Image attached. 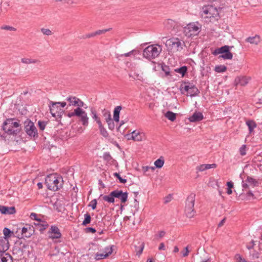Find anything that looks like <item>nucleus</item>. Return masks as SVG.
<instances>
[{"mask_svg": "<svg viewBox=\"0 0 262 262\" xmlns=\"http://www.w3.org/2000/svg\"><path fill=\"white\" fill-rule=\"evenodd\" d=\"M189 251L188 250V247H185L184 251H182V253L183 257H186L188 255Z\"/></svg>", "mask_w": 262, "mask_h": 262, "instance_id": "nucleus-54", "label": "nucleus"}, {"mask_svg": "<svg viewBox=\"0 0 262 262\" xmlns=\"http://www.w3.org/2000/svg\"><path fill=\"white\" fill-rule=\"evenodd\" d=\"M0 262H13V258L12 256L8 253H1Z\"/></svg>", "mask_w": 262, "mask_h": 262, "instance_id": "nucleus-26", "label": "nucleus"}, {"mask_svg": "<svg viewBox=\"0 0 262 262\" xmlns=\"http://www.w3.org/2000/svg\"><path fill=\"white\" fill-rule=\"evenodd\" d=\"M111 29V28H109L107 29L99 30L95 32V34L96 35H100L102 34H104V33H106V32L110 31Z\"/></svg>", "mask_w": 262, "mask_h": 262, "instance_id": "nucleus-49", "label": "nucleus"}, {"mask_svg": "<svg viewBox=\"0 0 262 262\" xmlns=\"http://www.w3.org/2000/svg\"><path fill=\"white\" fill-rule=\"evenodd\" d=\"M20 124L14 119H7L3 124L4 131L9 135H16L20 131Z\"/></svg>", "mask_w": 262, "mask_h": 262, "instance_id": "nucleus-3", "label": "nucleus"}, {"mask_svg": "<svg viewBox=\"0 0 262 262\" xmlns=\"http://www.w3.org/2000/svg\"><path fill=\"white\" fill-rule=\"evenodd\" d=\"M75 114L83 126H87L88 125L89 118L85 111L82 108H76L75 109Z\"/></svg>", "mask_w": 262, "mask_h": 262, "instance_id": "nucleus-10", "label": "nucleus"}, {"mask_svg": "<svg viewBox=\"0 0 262 262\" xmlns=\"http://www.w3.org/2000/svg\"><path fill=\"white\" fill-rule=\"evenodd\" d=\"M86 230L88 231L91 232L93 233L96 232V230L94 228H92V227H89V228H86Z\"/></svg>", "mask_w": 262, "mask_h": 262, "instance_id": "nucleus-59", "label": "nucleus"}, {"mask_svg": "<svg viewBox=\"0 0 262 262\" xmlns=\"http://www.w3.org/2000/svg\"><path fill=\"white\" fill-rule=\"evenodd\" d=\"M25 130L29 136L33 138L38 137L37 130L34 124L32 121H29L27 122L25 126Z\"/></svg>", "mask_w": 262, "mask_h": 262, "instance_id": "nucleus-11", "label": "nucleus"}, {"mask_svg": "<svg viewBox=\"0 0 262 262\" xmlns=\"http://www.w3.org/2000/svg\"><path fill=\"white\" fill-rule=\"evenodd\" d=\"M165 232L164 231H161L159 232L158 236L159 238H162L165 235Z\"/></svg>", "mask_w": 262, "mask_h": 262, "instance_id": "nucleus-55", "label": "nucleus"}, {"mask_svg": "<svg viewBox=\"0 0 262 262\" xmlns=\"http://www.w3.org/2000/svg\"><path fill=\"white\" fill-rule=\"evenodd\" d=\"M165 45L169 50L178 51L182 49V43L178 38H171L168 39Z\"/></svg>", "mask_w": 262, "mask_h": 262, "instance_id": "nucleus-8", "label": "nucleus"}, {"mask_svg": "<svg viewBox=\"0 0 262 262\" xmlns=\"http://www.w3.org/2000/svg\"><path fill=\"white\" fill-rule=\"evenodd\" d=\"M103 199L104 201L107 202L108 203H113L115 202V198L114 196L113 191H112L109 195H104L103 196Z\"/></svg>", "mask_w": 262, "mask_h": 262, "instance_id": "nucleus-35", "label": "nucleus"}, {"mask_svg": "<svg viewBox=\"0 0 262 262\" xmlns=\"http://www.w3.org/2000/svg\"><path fill=\"white\" fill-rule=\"evenodd\" d=\"M3 233L4 236L3 237H6L7 239L11 236V234L13 233L10 231V230L7 228H5L3 230Z\"/></svg>", "mask_w": 262, "mask_h": 262, "instance_id": "nucleus-44", "label": "nucleus"}, {"mask_svg": "<svg viewBox=\"0 0 262 262\" xmlns=\"http://www.w3.org/2000/svg\"><path fill=\"white\" fill-rule=\"evenodd\" d=\"M34 232V229L32 226L26 224L21 230L22 235L26 237H30Z\"/></svg>", "mask_w": 262, "mask_h": 262, "instance_id": "nucleus-20", "label": "nucleus"}, {"mask_svg": "<svg viewBox=\"0 0 262 262\" xmlns=\"http://www.w3.org/2000/svg\"><path fill=\"white\" fill-rule=\"evenodd\" d=\"M98 128L100 130V134L104 138H107L109 136V134L106 130V128L104 127L102 123L98 125Z\"/></svg>", "mask_w": 262, "mask_h": 262, "instance_id": "nucleus-34", "label": "nucleus"}, {"mask_svg": "<svg viewBox=\"0 0 262 262\" xmlns=\"http://www.w3.org/2000/svg\"><path fill=\"white\" fill-rule=\"evenodd\" d=\"M52 105L50 106V112L52 115L55 117L59 116L62 112V108L59 106L57 102H51Z\"/></svg>", "mask_w": 262, "mask_h": 262, "instance_id": "nucleus-18", "label": "nucleus"}, {"mask_svg": "<svg viewBox=\"0 0 262 262\" xmlns=\"http://www.w3.org/2000/svg\"><path fill=\"white\" fill-rule=\"evenodd\" d=\"M9 249V242L6 237H0V252H5Z\"/></svg>", "mask_w": 262, "mask_h": 262, "instance_id": "nucleus-21", "label": "nucleus"}, {"mask_svg": "<svg viewBox=\"0 0 262 262\" xmlns=\"http://www.w3.org/2000/svg\"><path fill=\"white\" fill-rule=\"evenodd\" d=\"M159 250H165V245L163 243H160V244L159 246Z\"/></svg>", "mask_w": 262, "mask_h": 262, "instance_id": "nucleus-57", "label": "nucleus"}, {"mask_svg": "<svg viewBox=\"0 0 262 262\" xmlns=\"http://www.w3.org/2000/svg\"><path fill=\"white\" fill-rule=\"evenodd\" d=\"M179 251V248L178 247V246H174V248H173V252L174 253H177Z\"/></svg>", "mask_w": 262, "mask_h": 262, "instance_id": "nucleus-64", "label": "nucleus"}, {"mask_svg": "<svg viewBox=\"0 0 262 262\" xmlns=\"http://www.w3.org/2000/svg\"><path fill=\"white\" fill-rule=\"evenodd\" d=\"M48 233L49 234V238L52 239H59L61 237V233L59 229L55 225L51 226Z\"/></svg>", "mask_w": 262, "mask_h": 262, "instance_id": "nucleus-15", "label": "nucleus"}, {"mask_svg": "<svg viewBox=\"0 0 262 262\" xmlns=\"http://www.w3.org/2000/svg\"><path fill=\"white\" fill-rule=\"evenodd\" d=\"M246 195L248 197H253L254 196V194H253V193L251 191H248L246 193Z\"/></svg>", "mask_w": 262, "mask_h": 262, "instance_id": "nucleus-62", "label": "nucleus"}, {"mask_svg": "<svg viewBox=\"0 0 262 262\" xmlns=\"http://www.w3.org/2000/svg\"><path fill=\"white\" fill-rule=\"evenodd\" d=\"M97 204V200L96 199H94L90 202L89 206L91 207L92 208V209L94 210L96 208Z\"/></svg>", "mask_w": 262, "mask_h": 262, "instance_id": "nucleus-47", "label": "nucleus"}, {"mask_svg": "<svg viewBox=\"0 0 262 262\" xmlns=\"http://www.w3.org/2000/svg\"><path fill=\"white\" fill-rule=\"evenodd\" d=\"M129 76L135 80H139L140 81H143L144 80L142 75L136 72L130 74Z\"/></svg>", "mask_w": 262, "mask_h": 262, "instance_id": "nucleus-33", "label": "nucleus"}, {"mask_svg": "<svg viewBox=\"0 0 262 262\" xmlns=\"http://www.w3.org/2000/svg\"><path fill=\"white\" fill-rule=\"evenodd\" d=\"M103 158L106 163L110 165H114L116 161L112 157L108 152H105L103 155Z\"/></svg>", "mask_w": 262, "mask_h": 262, "instance_id": "nucleus-28", "label": "nucleus"}, {"mask_svg": "<svg viewBox=\"0 0 262 262\" xmlns=\"http://www.w3.org/2000/svg\"><path fill=\"white\" fill-rule=\"evenodd\" d=\"M217 167V165L215 163L213 164H201L196 167V170L199 171H203L205 170L211 169V168H215Z\"/></svg>", "mask_w": 262, "mask_h": 262, "instance_id": "nucleus-24", "label": "nucleus"}, {"mask_svg": "<svg viewBox=\"0 0 262 262\" xmlns=\"http://www.w3.org/2000/svg\"><path fill=\"white\" fill-rule=\"evenodd\" d=\"M203 119V115L200 112H195L189 118V120L191 122L201 121Z\"/></svg>", "mask_w": 262, "mask_h": 262, "instance_id": "nucleus-25", "label": "nucleus"}, {"mask_svg": "<svg viewBox=\"0 0 262 262\" xmlns=\"http://www.w3.org/2000/svg\"><path fill=\"white\" fill-rule=\"evenodd\" d=\"M200 15L206 21L217 20L219 17V9L212 5H206L202 7Z\"/></svg>", "mask_w": 262, "mask_h": 262, "instance_id": "nucleus-2", "label": "nucleus"}, {"mask_svg": "<svg viewBox=\"0 0 262 262\" xmlns=\"http://www.w3.org/2000/svg\"><path fill=\"white\" fill-rule=\"evenodd\" d=\"M68 116L69 117H72L76 116V114H75V109L74 110L73 112H72L71 113H69L68 114Z\"/></svg>", "mask_w": 262, "mask_h": 262, "instance_id": "nucleus-63", "label": "nucleus"}, {"mask_svg": "<svg viewBox=\"0 0 262 262\" xmlns=\"http://www.w3.org/2000/svg\"><path fill=\"white\" fill-rule=\"evenodd\" d=\"M164 164V160L163 157H160L159 159L156 160L154 162V165L156 168H162Z\"/></svg>", "mask_w": 262, "mask_h": 262, "instance_id": "nucleus-38", "label": "nucleus"}, {"mask_svg": "<svg viewBox=\"0 0 262 262\" xmlns=\"http://www.w3.org/2000/svg\"><path fill=\"white\" fill-rule=\"evenodd\" d=\"M227 186L228 187L227 193L230 195L232 193V189L233 188V183L232 181H229L227 183Z\"/></svg>", "mask_w": 262, "mask_h": 262, "instance_id": "nucleus-43", "label": "nucleus"}, {"mask_svg": "<svg viewBox=\"0 0 262 262\" xmlns=\"http://www.w3.org/2000/svg\"><path fill=\"white\" fill-rule=\"evenodd\" d=\"M21 61L23 63L25 64H35L38 62V60L36 59L29 58H23L21 59Z\"/></svg>", "mask_w": 262, "mask_h": 262, "instance_id": "nucleus-36", "label": "nucleus"}, {"mask_svg": "<svg viewBox=\"0 0 262 262\" xmlns=\"http://www.w3.org/2000/svg\"><path fill=\"white\" fill-rule=\"evenodd\" d=\"M246 41L251 44L257 45L260 41V38L259 35H255L254 36L249 37L246 39Z\"/></svg>", "mask_w": 262, "mask_h": 262, "instance_id": "nucleus-27", "label": "nucleus"}, {"mask_svg": "<svg viewBox=\"0 0 262 262\" xmlns=\"http://www.w3.org/2000/svg\"><path fill=\"white\" fill-rule=\"evenodd\" d=\"M121 109L122 107L121 106H117L114 110L113 119L117 122L119 121V114Z\"/></svg>", "mask_w": 262, "mask_h": 262, "instance_id": "nucleus-32", "label": "nucleus"}, {"mask_svg": "<svg viewBox=\"0 0 262 262\" xmlns=\"http://www.w3.org/2000/svg\"><path fill=\"white\" fill-rule=\"evenodd\" d=\"M0 29L2 30H6L10 32L16 31V28L7 25H3L0 27Z\"/></svg>", "mask_w": 262, "mask_h": 262, "instance_id": "nucleus-39", "label": "nucleus"}, {"mask_svg": "<svg viewBox=\"0 0 262 262\" xmlns=\"http://www.w3.org/2000/svg\"><path fill=\"white\" fill-rule=\"evenodd\" d=\"M165 117L171 121H174L176 119V114L171 111L167 112Z\"/></svg>", "mask_w": 262, "mask_h": 262, "instance_id": "nucleus-37", "label": "nucleus"}, {"mask_svg": "<svg viewBox=\"0 0 262 262\" xmlns=\"http://www.w3.org/2000/svg\"><path fill=\"white\" fill-rule=\"evenodd\" d=\"M246 124L248 127L249 134H252L254 131V128L256 127V123L254 120H248L246 121Z\"/></svg>", "mask_w": 262, "mask_h": 262, "instance_id": "nucleus-29", "label": "nucleus"}, {"mask_svg": "<svg viewBox=\"0 0 262 262\" xmlns=\"http://www.w3.org/2000/svg\"><path fill=\"white\" fill-rule=\"evenodd\" d=\"M133 51H132L130 52H128V53L122 54L121 56L128 57V56H130L133 53Z\"/></svg>", "mask_w": 262, "mask_h": 262, "instance_id": "nucleus-61", "label": "nucleus"}, {"mask_svg": "<svg viewBox=\"0 0 262 262\" xmlns=\"http://www.w3.org/2000/svg\"><path fill=\"white\" fill-rule=\"evenodd\" d=\"M91 114L92 118L96 122V123L98 124V125L102 123L100 118L98 116L97 112L95 109L93 108L91 109Z\"/></svg>", "mask_w": 262, "mask_h": 262, "instance_id": "nucleus-30", "label": "nucleus"}, {"mask_svg": "<svg viewBox=\"0 0 262 262\" xmlns=\"http://www.w3.org/2000/svg\"><path fill=\"white\" fill-rule=\"evenodd\" d=\"M95 36H96V35L95 34V32H93V33H92L86 35V38H91V37H93Z\"/></svg>", "mask_w": 262, "mask_h": 262, "instance_id": "nucleus-60", "label": "nucleus"}, {"mask_svg": "<svg viewBox=\"0 0 262 262\" xmlns=\"http://www.w3.org/2000/svg\"><path fill=\"white\" fill-rule=\"evenodd\" d=\"M221 57L224 59H231L233 57V55L231 52H230L229 50L227 52H225L222 54Z\"/></svg>", "mask_w": 262, "mask_h": 262, "instance_id": "nucleus-42", "label": "nucleus"}, {"mask_svg": "<svg viewBox=\"0 0 262 262\" xmlns=\"http://www.w3.org/2000/svg\"><path fill=\"white\" fill-rule=\"evenodd\" d=\"M120 183L125 184L126 182V180L125 179L122 178L120 176L118 178Z\"/></svg>", "mask_w": 262, "mask_h": 262, "instance_id": "nucleus-58", "label": "nucleus"}, {"mask_svg": "<svg viewBox=\"0 0 262 262\" xmlns=\"http://www.w3.org/2000/svg\"><path fill=\"white\" fill-rule=\"evenodd\" d=\"M30 218L32 220H34L35 222H37L38 220H39L40 219V218H38L37 217V214H36L35 213H31V214H30Z\"/></svg>", "mask_w": 262, "mask_h": 262, "instance_id": "nucleus-52", "label": "nucleus"}, {"mask_svg": "<svg viewBox=\"0 0 262 262\" xmlns=\"http://www.w3.org/2000/svg\"><path fill=\"white\" fill-rule=\"evenodd\" d=\"M250 77L240 76L235 78L234 83L237 85L245 86L247 85L250 80Z\"/></svg>", "mask_w": 262, "mask_h": 262, "instance_id": "nucleus-17", "label": "nucleus"}, {"mask_svg": "<svg viewBox=\"0 0 262 262\" xmlns=\"http://www.w3.org/2000/svg\"><path fill=\"white\" fill-rule=\"evenodd\" d=\"M34 225L40 231L45 230L48 227V224L47 222L43 221L41 219L34 222Z\"/></svg>", "mask_w": 262, "mask_h": 262, "instance_id": "nucleus-22", "label": "nucleus"}, {"mask_svg": "<svg viewBox=\"0 0 262 262\" xmlns=\"http://www.w3.org/2000/svg\"><path fill=\"white\" fill-rule=\"evenodd\" d=\"M40 31L43 35H47V36H50L53 34L52 31L51 30H50L49 29L43 28L41 29Z\"/></svg>", "mask_w": 262, "mask_h": 262, "instance_id": "nucleus-46", "label": "nucleus"}, {"mask_svg": "<svg viewBox=\"0 0 262 262\" xmlns=\"http://www.w3.org/2000/svg\"><path fill=\"white\" fill-rule=\"evenodd\" d=\"M0 212L4 214H12L15 212L14 207H6L0 205Z\"/></svg>", "mask_w": 262, "mask_h": 262, "instance_id": "nucleus-23", "label": "nucleus"}, {"mask_svg": "<svg viewBox=\"0 0 262 262\" xmlns=\"http://www.w3.org/2000/svg\"><path fill=\"white\" fill-rule=\"evenodd\" d=\"M227 70V67L224 65L217 66L214 68V71L217 73H223Z\"/></svg>", "mask_w": 262, "mask_h": 262, "instance_id": "nucleus-41", "label": "nucleus"}, {"mask_svg": "<svg viewBox=\"0 0 262 262\" xmlns=\"http://www.w3.org/2000/svg\"><path fill=\"white\" fill-rule=\"evenodd\" d=\"M149 169H151L152 170H155V167H154L148 166H143L142 167V170H143L144 174H145V173L147 171H148Z\"/></svg>", "mask_w": 262, "mask_h": 262, "instance_id": "nucleus-50", "label": "nucleus"}, {"mask_svg": "<svg viewBox=\"0 0 262 262\" xmlns=\"http://www.w3.org/2000/svg\"><path fill=\"white\" fill-rule=\"evenodd\" d=\"M229 50V47L228 46H224L223 47H222L221 48H217L214 50V51L213 52V54L215 55H218V54H223L225 52H227L228 50Z\"/></svg>", "mask_w": 262, "mask_h": 262, "instance_id": "nucleus-31", "label": "nucleus"}, {"mask_svg": "<svg viewBox=\"0 0 262 262\" xmlns=\"http://www.w3.org/2000/svg\"><path fill=\"white\" fill-rule=\"evenodd\" d=\"M114 246L106 247L103 250L102 253H97L95 254V259L97 260L103 259L107 257L113 253V248Z\"/></svg>", "mask_w": 262, "mask_h": 262, "instance_id": "nucleus-12", "label": "nucleus"}, {"mask_svg": "<svg viewBox=\"0 0 262 262\" xmlns=\"http://www.w3.org/2000/svg\"><path fill=\"white\" fill-rule=\"evenodd\" d=\"M38 124L39 128L41 130H43L45 129L46 125V123L45 122L39 121L38 122Z\"/></svg>", "mask_w": 262, "mask_h": 262, "instance_id": "nucleus-48", "label": "nucleus"}, {"mask_svg": "<svg viewBox=\"0 0 262 262\" xmlns=\"http://www.w3.org/2000/svg\"><path fill=\"white\" fill-rule=\"evenodd\" d=\"M69 106H76L77 108L84 107V103L79 98L75 96H69L67 98Z\"/></svg>", "mask_w": 262, "mask_h": 262, "instance_id": "nucleus-13", "label": "nucleus"}, {"mask_svg": "<svg viewBox=\"0 0 262 262\" xmlns=\"http://www.w3.org/2000/svg\"><path fill=\"white\" fill-rule=\"evenodd\" d=\"M125 137L128 140H132L136 142H140L146 139L145 133L140 130H135L130 134L125 135Z\"/></svg>", "mask_w": 262, "mask_h": 262, "instance_id": "nucleus-9", "label": "nucleus"}, {"mask_svg": "<svg viewBox=\"0 0 262 262\" xmlns=\"http://www.w3.org/2000/svg\"><path fill=\"white\" fill-rule=\"evenodd\" d=\"M114 198H118L120 200L121 203H125L128 198V193L127 192H123L121 190H114L113 191Z\"/></svg>", "mask_w": 262, "mask_h": 262, "instance_id": "nucleus-19", "label": "nucleus"}, {"mask_svg": "<svg viewBox=\"0 0 262 262\" xmlns=\"http://www.w3.org/2000/svg\"><path fill=\"white\" fill-rule=\"evenodd\" d=\"M91 217L89 213L84 214V220L82 222L83 225H86L91 222Z\"/></svg>", "mask_w": 262, "mask_h": 262, "instance_id": "nucleus-45", "label": "nucleus"}, {"mask_svg": "<svg viewBox=\"0 0 262 262\" xmlns=\"http://www.w3.org/2000/svg\"><path fill=\"white\" fill-rule=\"evenodd\" d=\"M62 178L57 173L49 174L45 179V184L48 189L54 191L59 190L62 187Z\"/></svg>", "mask_w": 262, "mask_h": 262, "instance_id": "nucleus-1", "label": "nucleus"}, {"mask_svg": "<svg viewBox=\"0 0 262 262\" xmlns=\"http://www.w3.org/2000/svg\"><path fill=\"white\" fill-rule=\"evenodd\" d=\"M182 94H185L187 92V95L190 97L196 96L199 93L198 88L192 84L185 82L182 84L180 88Z\"/></svg>", "mask_w": 262, "mask_h": 262, "instance_id": "nucleus-7", "label": "nucleus"}, {"mask_svg": "<svg viewBox=\"0 0 262 262\" xmlns=\"http://www.w3.org/2000/svg\"><path fill=\"white\" fill-rule=\"evenodd\" d=\"M202 29V25L198 22H192L187 25L184 28L183 33L187 37H192L198 35Z\"/></svg>", "mask_w": 262, "mask_h": 262, "instance_id": "nucleus-4", "label": "nucleus"}, {"mask_svg": "<svg viewBox=\"0 0 262 262\" xmlns=\"http://www.w3.org/2000/svg\"><path fill=\"white\" fill-rule=\"evenodd\" d=\"M239 151L242 156H245L246 155V146L245 145H243L241 147Z\"/></svg>", "mask_w": 262, "mask_h": 262, "instance_id": "nucleus-51", "label": "nucleus"}, {"mask_svg": "<svg viewBox=\"0 0 262 262\" xmlns=\"http://www.w3.org/2000/svg\"><path fill=\"white\" fill-rule=\"evenodd\" d=\"M102 113L103 116L105 118V121L107 123L108 128L110 130H113L115 128V124L111 118L110 113L105 109H104L102 111Z\"/></svg>", "mask_w": 262, "mask_h": 262, "instance_id": "nucleus-16", "label": "nucleus"}, {"mask_svg": "<svg viewBox=\"0 0 262 262\" xmlns=\"http://www.w3.org/2000/svg\"><path fill=\"white\" fill-rule=\"evenodd\" d=\"M258 184L257 181L252 177L247 176L246 179L242 182V187L243 189L247 190L249 186L254 187Z\"/></svg>", "mask_w": 262, "mask_h": 262, "instance_id": "nucleus-14", "label": "nucleus"}, {"mask_svg": "<svg viewBox=\"0 0 262 262\" xmlns=\"http://www.w3.org/2000/svg\"><path fill=\"white\" fill-rule=\"evenodd\" d=\"M161 51L162 48L160 46L152 45L148 46L144 50L143 55L144 58L151 60L158 57Z\"/></svg>", "mask_w": 262, "mask_h": 262, "instance_id": "nucleus-5", "label": "nucleus"}, {"mask_svg": "<svg viewBox=\"0 0 262 262\" xmlns=\"http://www.w3.org/2000/svg\"><path fill=\"white\" fill-rule=\"evenodd\" d=\"M174 71L182 75L183 77L187 71V68L186 66H183L180 68L176 69Z\"/></svg>", "mask_w": 262, "mask_h": 262, "instance_id": "nucleus-40", "label": "nucleus"}, {"mask_svg": "<svg viewBox=\"0 0 262 262\" xmlns=\"http://www.w3.org/2000/svg\"><path fill=\"white\" fill-rule=\"evenodd\" d=\"M57 103L61 108L65 107L67 104L66 102H58Z\"/></svg>", "mask_w": 262, "mask_h": 262, "instance_id": "nucleus-56", "label": "nucleus"}, {"mask_svg": "<svg viewBox=\"0 0 262 262\" xmlns=\"http://www.w3.org/2000/svg\"><path fill=\"white\" fill-rule=\"evenodd\" d=\"M194 202L195 194H191L186 199L185 213L188 218H192L196 214V211L194 208Z\"/></svg>", "mask_w": 262, "mask_h": 262, "instance_id": "nucleus-6", "label": "nucleus"}, {"mask_svg": "<svg viewBox=\"0 0 262 262\" xmlns=\"http://www.w3.org/2000/svg\"><path fill=\"white\" fill-rule=\"evenodd\" d=\"M254 246V241L252 240L250 242H249L247 245V248L249 250H251L253 248Z\"/></svg>", "mask_w": 262, "mask_h": 262, "instance_id": "nucleus-53", "label": "nucleus"}]
</instances>
